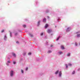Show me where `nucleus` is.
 Returning <instances> with one entry per match:
<instances>
[{"mask_svg": "<svg viewBox=\"0 0 80 80\" xmlns=\"http://www.w3.org/2000/svg\"><path fill=\"white\" fill-rule=\"evenodd\" d=\"M13 75V71H11L10 76L12 77Z\"/></svg>", "mask_w": 80, "mask_h": 80, "instance_id": "nucleus-1", "label": "nucleus"}, {"mask_svg": "<svg viewBox=\"0 0 80 80\" xmlns=\"http://www.w3.org/2000/svg\"><path fill=\"white\" fill-rule=\"evenodd\" d=\"M52 30L51 29H48V33H50L51 32H52Z\"/></svg>", "mask_w": 80, "mask_h": 80, "instance_id": "nucleus-2", "label": "nucleus"}, {"mask_svg": "<svg viewBox=\"0 0 80 80\" xmlns=\"http://www.w3.org/2000/svg\"><path fill=\"white\" fill-rule=\"evenodd\" d=\"M70 30H71L70 28H68L67 29V32H69V31Z\"/></svg>", "mask_w": 80, "mask_h": 80, "instance_id": "nucleus-3", "label": "nucleus"}, {"mask_svg": "<svg viewBox=\"0 0 80 80\" xmlns=\"http://www.w3.org/2000/svg\"><path fill=\"white\" fill-rule=\"evenodd\" d=\"M61 75H62V72L61 71H60L59 72V77H61Z\"/></svg>", "mask_w": 80, "mask_h": 80, "instance_id": "nucleus-4", "label": "nucleus"}, {"mask_svg": "<svg viewBox=\"0 0 80 80\" xmlns=\"http://www.w3.org/2000/svg\"><path fill=\"white\" fill-rule=\"evenodd\" d=\"M29 35L30 37H31V38H32V37H33V35L31 34V33L29 34Z\"/></svg>", "mask_w": 80, "mask_h": 80, "instance_id": "nucleus-5", "label": "nucleus"}, {"mask_svg": "<svg viewBox=\"0 0 80 80\" xmlns=\"http://www.w3.org/2000/svg\"><path fill=\"white\" fill-rule=\"evenodd\" d=\"M48 25L46 24L45 27V28H47V27H48Z\"/></svg>", "mask_w": 80, "mask_h": 80, "instance_id": "nucleus-6", "label": "nucleus"}, {"mask_svg": "<svg viewBox=\"0 0 80 80\" xmlns=\"http://www.w3.org/2000/svg\"><path fill=\"white\" fill-rule=\"evenodd\" d=\"M43 22H46V18H44L43 19Z\"/></svg>", "mask_w": 80, "mask_h": 80, "instance_id": "nucleus-7", "label": "nucleus"}, {"mask_svg": "<svg viewBox=\"0 0 80 80\" xmlns=\"http://www.w3.org/2000/svg\"><path fill=\"white\" fill-rule=\"evenodd\" d=\"M40 21H39L38 22V26H39V25H40Z\"/></svg>", "mask_w": 80, "mask_h": 80, "instance_id": "nucleus-8", "label": "nucleus"}, {"mask_svg": "<svg viewBox=\"0 0 80 80\" xmlns=\"http://www.w3.org/2000/svg\"><path fill=\"white\" fill-rule=\"evenodd\" d=\"M61 48H62V49H64V47L63 46H61Z\"/></svg>", "mask_w": 80, "mask_h": 80, "instance_id": "nucleus-9", "label": "nucleus"}, {"mask_svg": "<svg viewBox=\"0 0 80 80\" xmlns=\"http://www.w3.org/2000/svg\"><path fill=\"white\" fill-rule=\"evenodd\" d=\"M13 56L14 57H16V55H15V54L14 53H13Z\"/></svg>", "mask_w": 80, "mask_h": 80, "instance_id": "nucleus-10", "label": "nucleus"}, {"mask_svg": "<svg viewBox=\"0 0 80 80\" xmlns=\"http://www.w3.org/2000/svg\"><path fill=\"white\" fill-rule=\"evenodd\" d=\"M67 55V56H68V57H70V53H68Z\"/></svg>", "mask_w": 80, "mask_h": 80, "instance_id": "nucleus-11", "label": "nucleus"}, {"mask_svg": "<svg viewBox=\"0 0 80 80\" xmlns=\"http://www.w3.org/2000/svg\"><path fill=\"white\" fill-rule=\"evenodd\" d=\"M60 38V36H59L58 38H57L56 40H59V38Z\"/></svg>", "mask_w": 80, "mask_h": 80, "instance_id": "nucleus-12", "label": "nucleus"}, {"mask_svg": "<svg viewBox=\"0 0 80 80\" xmlns=\"http://www.w3.org/2000/svg\"><path fill=\"white\" fill-rule=\"evenodd\" d=\"M6 38H7V36H6V35H5L4 37V39H6Z\"/></svg>", "mask_w": 80, "mask_h": 80, "instance_id": "nucleus-13", "label": "nucleus"}, {"mask_svg": "<svg viewBox=\"0 0 80 80\" xmlns=\"http://www.w3.org/2000/svg\"><path fill=\"white\" fill-rule=\"evenodd\" d=\"M77 37H80V34H78L77 35Z\"/></svg>", "mask_w": 80, "mask_h": 80, "instance_id": "nucleus-14", "label": "nucleus"}, {"mask_svg": "<svg viewBox=\"0 0 80 80\" xmlns=\"http://www.w3.org/2000/svg\"><path fill=\"white\" fill-rule=\"evenodd\" d=\"M58 72V70L56 72H55V74H57Z\"/></svg>", "mask_w": 80, "mask_h": 80, "instance_id": "nucleus-15", "label": "nucleus"}, {"mask_svg": "<svg viewBox=\"0 0 80 80\" xmlns=\"http://www.w3.org/2000/svg\"><path fill=\"white\" fill-rule=\"evenodd\" d=\"M23 27L24 28H25V27H26V25H23Z\"/></svg>", "mask_w": 80, "mask_h": 80, "instance_id": "nucleus-16", "label": "nucleus"}, {"mask_svg": "<svg viewBox=\"0 0 80 80\" xmlns=\"http://www.w3.org/2000/svg\"><path fill=\"white\" fill-rule=\"evenodd\" d=\"M75 73V71H73L72 73V74H74Z\"/></svg>", "mask_w": 80, "mask_h": 80, "instance_id": "nucleus-17", "label": "nucleus"}, {"mask_svg": "<svg viewBox=\"0 0 80 80\" xmlns=\"http://www.w3.org/2000/svg\"><path fill=\"white\" fill-rule=\"evenodd\" d=\"M52 52V51H49L48 52V53H51Z\"/></svg>", "mask_w": 80, "mask_h": 80, "instance_id": "nucleus-18", "label": "nucleus"}, {"mask_svg": "<svg viewBox=\"0 0 80 80\" xmlns=\"http://www.w3.org/2000/svg\"><path fill=\"white\" fill-rule=\"evenodd\" d=\"M69 66H72V64L70 63L68 64Z\"/></svg>", "mask_w": 80, "mask_h": 80, "instance_id": "nucleus-19", "label": "nucleus"}, {"mask_svg": "<svg viewBox=\"0 0 80 80\" xmlns=\"http://www.w3.org/2000/svg\"><path fill=\"white\" fill-rule=\"evenodd\" d=\"M4 32V30H3L2 31H1L2 33H3Z\"/></svg>", "mask_w": 80, "mask_h": 80, "instance_id": "nucleus-20", "label": "nucleus"}, {"mask_svg": "<svg viewBox=\"0 0 80 80\" xmlns=\"http://www.w3.org/2000/svg\"><path fill=\"white\" fill-rule=\"evenodd\" d=\"M31 53L30 52H29L28 53V55H31Z\"/></svg>", "mask_w": 80, "mask_h": 80, "instance_id": "nucleus-21", "label": "nucleus"}, {"mask_svg": "<svg viewBox=\"0 0 80 80\" xmlns=\"http://www.w3.org/2000/svg\"><path fill=\"white\" fill-rule=\"evenodd\" d=\"M66 68H68V66L67 65V64H66Z\"/></svg>", "mask_w": 80, "mask_h": 80, "instance_id": "nucleus-22", "label": "nucleus"}, {"mask_svg": "<svg viewBox=\"0 0 80 80\" xmlns=\"http://www.w3.org/2000/svg\"><path fill=\"white\" fill-rule=\"evenodd\" d=\"M21 72H22V73H23V71L22 70H21Z\"/></svg>", "mask_w": 80, "mask_h": 80, "instance_id": "nucleus-23", "label": "nucleus"}, {"mask_svg": "<svg viewBox=\"0 0 80 80\" xmlns=\"http://www.w3.org/2000/svg\"><path fill=\"white\" fill-rule=\"evenodd\" d=\"M75 45H76V46H77V42H76L75 43Z\"/></svg>", "mask_w": 80, "mask_h": 80, "instance_id": "nucleus-24", "label": "nucleus"}, {"mask_svg": "<svg viewBox=\"0 0 80 80\" xmlns=\"http://www.w3.org/2000/svg\"><path fill=\"white\" fill-rule=\"evenodd\" d=\"M43 35V33H41V36Z\"/></svg>", "mask_w": 80, "mask_h": 80, "instance_id": "nucleus-25", "label": "nucleus"}, {"mask_svg": "<svg viewBox=\"0 0 80 80\" xmlns=\"http://www.w3.org/2000/svg\"><path fill=\"white\" fill-rule=\"evenodd\" d=\"M13 64H15V63H16V62H13Z\"/></svg>", "mask_w": 80, "mask_h": 80, "instance_id": "nucleus-26", "label": "nucleus"}, {"mask_svg": "<svg viewBox=\"0 0 80 80\" xmlns=\"http://www.w3.org/2000/svg\"><path fill=\"white\" fill-rule=\"evenodd\" d=\"M59 53H60V54H61V53H62V52H59Z\"/></svg>", "mask_w": 80, "mask_h": 80, "instance_id": "nucleus-27", "label": "nucleus"}, {"mask_svg": "<svg viewBox=\"0 0 80 80\" xmlns=\"http://www.w3.org/2000/svg\"><path fill=\"white\" fill-rule=\"evenodd\" d=\"M28 70V68H26V70Z\"/></svg>", "mask_w": 80, "mask_h": 80, "instance_id": "nucleus-28", "label": "nucleus"}, {"mask_svg": "<svg viewBox=\"0 0 80 80\" xmlns=\"http://www.w3.org/2000/svg\"><path fill=\"white\" fill-rule=\"evenodd\" d=\"M18 35V33H15V35Z\"/></svg>", "mask_w": 80, "mask_h": 80, "instance_id": "nucleus-29", "label": "nucleus"}, {"mask_svg": "<svg viewBox=\"0 0 80 80\" xmlns=\"http://www.w3.org/2000/svg\"><path fill=\"white\" fill-rule=\"evenodd\" d=\"M8 63H10V61H8Z\"/></svg>", "mask_w": 80, "mask_h": 80, "instance_id": "nucleus-30", "label": "nucleus"}, {"mask_svg": "<svg viewBox=\"0 0 80 80\" xmlns=\"http://www.w3.org/2000/svg\"><path fill=\"white\" fill-rule=\"evenodd\" d=\"M10 37H11V36H12V35H11L12 33L11 32H10Z\"/></svg>", "mask_w": 80, "mask_h": 80, "instance_id": "nucleus-31", "label": "nucleus"}, {"mask_svg": "<svg viewBox=\"0 0 80 80\" xmlns=\"http://www.w3.org/2000/svg\"><path fill=\"white\" fill-rule=\"evenodd\" d=\"M16 43H19L18 41H17V42H16Z\"/></svg>", "mask_w": 80, "mask_h": 80, "instance_id": "nucleus-32", "label": "nucleus"}, {"mask_svg": "<svg viewBox=\"0 0 80 80\" xmlns=\"http://www.w3.org/2000/svg\"><path fill=\"white\" fill-rule=\"evenodd\" d=\"M53 47V45H51V47Z\"/></svg>", "mask_w": 80, "mask_h": 80, "instance_id": "nucleus-33", "label": "nucleus"}, {"mask_svg": "<svg viewBox=\"0 0 80 80\" xmlns=\"http://www.w3.org/2000/svg\"><path fill=\"white\" fill-rule=\"evenodd\" d=\"M80 70V69H78V71H79V70Z\"/></svg>", "mask_w": 80, "mask_h": 80, "instance_id": "nucleus-34", "label": "nucleus"}, {"mask_svg": "<svg viewBox=\"0 0 80 80\" xmlns=\"http://www.w3.org/2000/svg\"><path fill=\"white\" fill-rule=\"evenodd\" d=\"M47 12H48H48H46V13H47Z\"/></svg>", "mask_w": 80, "mask_h": 80, "instance_id": "nucleus-35", "label": "nucleus"}]
</instances>
